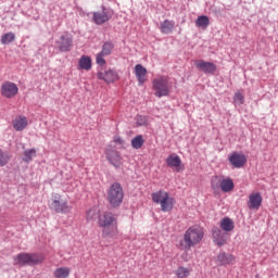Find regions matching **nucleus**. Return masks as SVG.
<instances>
[{
	"mask_svg": "<svg viewBox=\"0 0 278 278\" xmlns=\"http://www.w3.org/2000/svg\"><path fill=\"white\" fill-rule=\"evenodd\" d=\"M153 203L161 204L162 212H170L175 205V199L166 191H157L152 193Z\"/></svg>",
	"mask_w": 278,
	"mask_h": 278,
	"instance_id": "39448f33",
	"label": "nucleus"
},
{
	"mask_svg": "<svg viewBox=\"0 0 278 278\" xmlns=\"http://www.w3.org/2000/svg\"><path fill=\"white\" fill-rule=\"evenodd\" d=\"M175 275L177 278H188L190 277V269H188V267L180 266L176 269Z\"/></svg>",
	"mask_w": 278,
	"mask_h": 278,
	"instance_id": "7c9ffc66",
	"label": "nucleus"
},
{
	"mask_svg": "<svg viewBox=\"0 0 278 278\" xmlns=\"http://www.w3.org/2000/svg\"><path fill=\"white\" fill-rule=\"evenodd\" d=\"M166 164L169 166V168H175L177 173L181 170V157L177 154H170L166 159Z\"/></svg>",
	"mask_w": 278,
	"mask_h": 278,
	"instance_id": "6ab92c4d",
	"label": "nucleus"
},
{
	"mask_svg": "<svg viewBox=\"0 0 278 278\" xmlns=\"http://www.w3.org/2000/svg\"><path fill=\"white\" fill-rule=\"evenodd\" d=\"M135 75L138 79L139 86H143V84L147 81V68H144V66L141 64H137L135 66Z\"/></svg>",
	"mask_w": 278,
	"mask_h": 278,
	"instance_id": "412c9836",
	"label": "nucleus"
},
{
	"mask_svg": "<svg viewBox=\"0 0 278 278\" xmlns=\"http://www.w3.org/2000/svg\"><path fill=\"white\" fill-rule=\"evenodd\" d=\"M112 51H114V42L106 41L102 45V50L97 54L96 62L100 64V66H105V56L112 55Z\"/></svg>",
	"mask_w": 278,
	"mask_h": 278,
	"instance_id": "9d476101",
	"label": "nucleus"
},
{
	"mask_svg": "<svg viewBox=\"0 0 278 278\" xmlns=\"http://www.w3.org/2000/svg\"><path fill=\"white\" fill-rule=\"evenodd\" d=\"M233 101L237 105H242L244 103V94L237 92L235 94Z\"/></svg>",
	"mask_w": 278,
	"mask_h": 278,
	"instance_id": "2f4dec72",
	"label": "nucleus"
},
{
	"mask_svg": "<svg viewBox=\"0 0 278 278\" xmlns=\"http://www.w3.org/2000/svg\"><path fill=\"white\" fill-rule=\"evenodd\" d=\"M25 127H27V117L18 116L13 121V129H15V131H23Z\"/></svg>",
	"mask_w": 278,
	"mask_h": 278,
	"instance_id": "5701e85b",
	"label": "nucleus"
},
{
	"mask_svg": "<svg viewBox=\"0 0 278 278\" xmlns=\"http://www.w3.org/2000/svg\"><path fill=\"white\" fill-rule=\"evenodd\" d=\"M216 262L217 264H219V266H227L236 262V256H233V254H227L225 252H222L217 255Z\"/></svg>",
	"mask_w": 278,
	"mask_h": 278,
	"instance_id": "aec40b11",
	"label": "nucleus"
},
{
	"mask_svg": "<svg viewBox=\"0 0 278 278\" xmlns=\"http://www.w3.org/2000/svg\"><path fill=\"white\" fill-rule=\"evenodd\" d=\"M160 29L162 34H173V29H175V22L165 20L161 23Z\"/></svg>",
	"mask_w": 278,
	"mask_h": 278,
	"instance_id": "b1692460",
	"label": "nucleus"
},
{
	"mask_svg": "<svg viewBox=\"0 0 278 278\" xmlns=\"http://www.w3.org/2000/svg\"><path fill=\"white\" fill-rule=\"evenodd\" d=\"M262 193L254 192L249 195L248 207L249 210H260L262 207Z\"/></svg>",
	"mask_w": 278,
	"mask_h": 278,
	"instance_id": "dca6fc26",
	"label": "nucleus"
},
{
	"mask_svg": "<svg viewBox=\"0 0 278 278\" xmlns=\"http://www.w3.org/2000/svg\"><path fill=\"white\" fill-rule=\"evenodd\" d=\"M98 226L102 228V238L118 236V219L112 212H104L98 218Z\"/></svg>",
	"mask_w": 278,
	"mask_h": 278,
	"instance_id": "f03ea898",
	"label": "nucleus"
},
{
	"mask_svg": "<svg viewBox=\"0 0 278 278\" xmlns=\"http://www.w3.org/2000/svg\"><path fill=\"white\" fill-rule=\"evenodd\" d=\"M137 125L142 127V125H147V117L142 115L137 116Z\"/></svg>",
	"mask_w": 278,
	"mask_h": 278,
	"instance_id": "f704fd0d",
	"label": "nucleus"
},
{
	"mask_svg": "<svg viewBox=\"0 0 278 278\" xmlns=\"http://www.w3.org/2000/svg\"><path fill=\"white\" fill-rule=\"evenodd\" d=\"M92 68V59L83 55L78 61V71H90Z\"/></svg>",
	"mask_w": 278,
	"mask_h": 278,
	"instance_id": "4be33fe9",
	"label": "nucleus"
},
{
	"mask_svg": "<svg viewBox=\"0 0 278 278\" xmlns=\"http://www.w3.org/2000/svg\"><path fill=\"white\" fill-rule=\"evenodd\" d=\"M50 210H53L56 214H71L73 206L68 205V201L62 199L60 193H56L52 195Z\"/></svg>",
	"mask_w": 278,
	"mask_h": 278,
	"instance_id": "423d86ee",
	"label": "nucleus"
},
{
	"mask_svg": "<svg viewBox=\"0 0 278 278\" xmlns=\"http://www.w3.org/2000/svg\"><path fill=\"white\" fill-rule=\"evenodd\" d=\"M1 94L7 99H12L13 97H16V94H18V87L12 81H5L1 86Z\"/></svg>",
	"mask_w": 278,
	"mask_h": 278,
	"instance_id": "f8f14e48",
	"label": "nucleus"
},
{
	"mask_svg": "<svg viewBox=\"0 0 278 278\" xmlns=\"http://www.w3.org/2000/svg\"><path fill=\"white\" fill-rule=\"evenodd\" d=\"M10 162V155L0 152V166H5Z\"/></svg>",
	"mask_w": 278,
	"mask_h": 278,
	"instance_id": "473e14b6",
	"label": "nucleus"
},
{
	"mask_svg": "<svg viewBox=\"0 0 278 278\" xmlns=\"http://www.w3.org/2000/svg\"><path fill=\"white\" fill-rule=\"evenodd\" d=\"M211 186L213 190H218L220 188L222 192H231L235 188L233 179L231 178H220L215 176L212 181Z\"/></svg>",
	"mask_w": 278,
	"mask_h": 278,
	"instance_id": "6e6552de",
	"label": "nucleus"
},
{
	"mask_svg": "<svg viewBox=\"0 0 278 278\" xmlns=\"http://www.w3.org/2000/svg\"><path fill=\"white\" fill-rule=\"evenodd\" d=\"M194 65L197 68H199V71H202V73H205L206 75H214L218 68L216 64L203 60L194 61Z\"/></svg>",
	"mask_w": 278,
	"mask_h": 278,
	"instance_id": "9b49d317",
	"label": "nucleus"
},
{
	"mask_svg": "<svg viewBox=\"0 0 278 278\" xmlns=\"http://www.w3.org/2000/svg\"><path fill=\"white\" fill-rule=\"evenodd\" d=\"M213 242L217 244V247H225L227 244V235L223 232L219 228H213Z\"/></svg>",
	"mask_w": 278,
	"mask_h": 278,
	"instance_id": "a211bd4d",
	"label": "nucleus"
},
{
	"mask_svg": "<svg viewBox=\"0 0 278 278\" xmlns=\"http://www.w3.org/2000/svg\"><path fill=\"white\" fill-rule=\"evenodd\" d=\"M204 236L203 228L191 226L185 231L182 239L178 241L177 248L180 251H190V249H194V247H199L203 242Z\"/></svg>",
	"mask_w": 278,
	"mask_h": 278,
	"instance_id": "f257e3e1",
	"label": "nucleus"
},
{
	"mask_svg": "<svg viewBox=\"0 0 278 278\" xmlns=\"http://www.w3.org/2000/svg\"><path fill=\"white\" fill-rule=\"evenodd\" d=\"M58 42L60 51H71V47H73V36L68 33H65L60 37V40Z\"/></svg>",
	"mask_w": 278,
	"mask_h": 278,
	"instance_id": "2eb2a0df",
	"label": "nucleus"
},
{
	"mask_svg": "<svg viewBox=\"0 0 278 278\" xmlns=\"http://www.w3.org/2000/svg\"><path fill=\"white\" fill-rule=\"evenodd\" d=\"M153 90H155V97H168L170 87L168 86L167 76H159L152 80Z\"/></svg>",
	"mask_w": 278,
	"mask_h": 278,
	"instance_id": "0eeeda50",
	"label": "nucleus"
},
{
	"mask_svg": "<svg viewBox=\"0 0 278 278\" xmlns=\"http://www.w3.org/2000/svg\"><path fill=\"white\" fill-rule=\"evenodd\" d=\"M15 266H38L45 262V256L37 253H20L13 258Z\"/></svg>",
	"mask_w": 278,
	"mask_h": 278,
	"instance_id": "7ed1b4c3",
	"label": "nucleus"
},
{
	"mask_svg": "<svg viewBox=\"0 0 278 278\" xmlns=\"http://www.w3.org/2000/svg\"><path fill=\"white\" fill-rule=\"evenodd\" d=\"M229 162L235 168H242V166H244V164H247V156L244 154L233 152L229 156Z\"/></svg>",
	"mask_w": 278,
	"mask_h": 278,
	"instance_id": "f3484780",
	"label": "nucleus"
},
{
	"mask_svg": "<svg viewBox=\"0 0 278 278\" xmlns=\"http://www.w3.org/2000/svg\"><path fill=\"white\" fill-rule=\"evenodd\" d=\"M16 40V35L14 33H7L1 36V43L2 45H10Z\"/></svg>",
	"mask_w": 278,
	"mask_h": 278,
	"instance_id": "c756f323",
	"label": "nucleus"
},
{
	"mask_svg": "<svg viewBox=\"0 0 278 278\" xmlns=\"http://www.w3.org/2000/svg\"><path fill=\"white\" fill-rule=\"evenodd\" d=\"M36 149H27V150H24L23 152V162H25L26 164H29V162H31L34 160V157H36Z\"/></svg>",
	"mask_w": 278,
	"mask_h": 278,
	"instance_id": "bb28decb",
	"label": "nucleus"
},
{
	"mask_svg": "<svg viewBox=\"0 0 278 278\" xmlns=\"http://www.w3.org/2000/svg\"><path fill=\"white\" fill-rule=\"evenodd\" d=\"M195 26L200 27L201 29H207V27H210V17H207L206 15L198 16L195 21Z\"/></svg>",
	"mask_w": 278,
	"mask_h": 278,
	"instance_id": "a878e982",
	"label": "nucleus"
},
{
	"mask_svg": "<svg viewBox=\"0 0 278 278\" xmlns=\"http://www.w3.org/2000/svg\"><path fill=\"white\" fill-rule=\"evenodd\" d=\"M112 18V13L108 11L104 7H102L101 11L93 13V22L96 25H103V23H108Z\"/></svg>",
	"mask_w": 278,
	"mask_h": 278,
	"instance_id": "4468645a",
	"label": "nucleus"
},
{
	"mask_svg": "<svg viewBox=\"0 0 278 278\" xmlns=\"http://www.w3.org/2000/svg\"><path fill=\"white\" fill-rule=\"evenodd\" d=\"M87 220H94L97 218V211L89 210L86 215Z\"/></svg>",
	"mask_w": 278,
	"mask_h": 278,
	"instance_id": "72a5a7b5",
	"label": "nucleus"
},
{
	"mask_svg": "<svg viewBox=\"0 0 278 278\" xmlns=\"http://www.w3.org/2000/svg\"><path fill=\"white\" fill-rule=\"evenodd\" d=\"M105 155L108 162L112 164L115 168H121L123 166V156H121V152L114 150L112 147L106 148Z\"/></svg>",
	"mask_w": 278,
	"mask_h": 278,
	"instance_id": "1a4fd4ad",
	"label": "nucleus"
},
{
	"mask_svg": "<svg viewBox=\"0 0 278 278\" xmlns=\"http://www.w3.org/2000/svg\"><path fill=\"white\" fill-rule=\"evenodd\" d=\"M143 144H144V138L142 137V135H138L131 140L132 149H142Z\"/></svg>",
	"mask_w": 278,
	"mask_h": 278,
	"instance_id": "c85d7f7f",
	"label": "nucleus"
},
{
	"mask_svg": "<svg viewBox=\"0 0 278 278\" xmlns=\"http://www.w3.org/2000/svg\"><path fill=\"white\" fill-rule=\"evenodd\" d=\"M98 79L105 81V84H114V81H118V73L114 70H105L98 72Z\"/></svg>",
	"mask_w": 278,
	"mask_h": 278,
	"instance_id": "ddd939ff",
	"label": "nucleus"
},
{
	"mask_svg": "<svg viewBox=\"0 0 278 278\" xmlns=\"http://www.w3.org/2000/svg\"><path fill=\"white\" fill-rule=\"evenodd\" d=\"M55 278H68L71 275V268L68 267H59L53 273Z\"/></svg>",
	"mask_w": 278,
	"mask_h": 278,
	"instance_id": "cd10ccee",
	"label": "nucleus"
},
{
	"mask_svg": "<svg viewBox=\"0 0 278 278\" xmlns=\"http://www.w3.org/2000/svg\"><path fill=\"white\" fill-rule=\"evenodd\" d=\"M219 227L220 229H223V231H226V232L233 231V228H235L233 220H231V218L229 217H224L219 223Z\"/></svg>",
	"mask_w": 278,
	"mask_h": 278,
	"instance_id": "393cba45",
	"label": "nucleus"
},
{
	"mask_svg": "<svg viewBox=\"0 0 278 278\" xmlns=\"http://www.w3.org/2000/svg\"><path fill=\"white\" fill-rule=\"evenodd\" d=\"M113 140H114L115 144H119L121 147H123V144H125V140H123V138H121V136H115Z\"/></svg>",
	"mask_w": 278,
	"mask_h": 278,
	"instance_id": "c9c22d12",
	"label": "nucleus"
},
{
	"mask_svg": "<svg viewBox=\"0 0 278 278\" xmlns=\"http://www.w3.org/2000/svg\"><path fill=\"white\" fill-rule=\"evenodd\" d=\"M124 197L123 187L121 184L115 182L108 190L106 201L110 203L111 207H119Z\"/></svg>",
	"mask_w": 278,
	"mask_h": 278,
	"instance_id": "20e7f679",
	"label": "nucleus"
}]
</instances>
